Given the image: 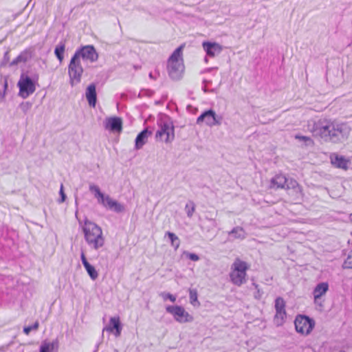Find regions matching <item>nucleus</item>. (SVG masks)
<instances>
[{"instance_id": "23", "label": "nucleus", "mask_w": 352, "mask_h": 352, "mask_svg": "<svg viewBox=\"0 0 352 352\" xmlns=\"http://www.w3.org/2000/svg\"><path fill=\"white\" fill-rule=\"evenodd\" d=\"M85 96L89 106L95 107L96 104L97 96L96 85L94 83L90 84L87 87L85 92Z\"/></svg>"}, {"instance_id": "22", "label": "nucleus", "mask_w": 352, "mask_h": 352, "mask_svg": "<svg viewBox=\"0 0 352 352\" xmlns=\"http://www.w3.org/2000/svg\"><path fill=\"white\" fill-rule=\"evenodd\" d=\"M287 179L283 175H276L270 180V188L274 190L285 188Z\"/></svg>"}, {"instance_id": "28", "label": "nucleus", "mask_w": 352, "mask_h": 352, "mask_svg": "<svg viewBox=\"0 0 352 352\" xmlns=\"http://www.w3.org/2000/svg\"><path fill=\"white\" fill-rule=\"evenodd\" d=\"M65 50V42H60L55 47L54 54L56 58L58 59L60 63H61L64 58V52Z\"/></svg>"}, {"instance_id": "32", "label": "nucleus", "mask_w": 352, "mask_h": 352, "mask_svg": "<svg viewBox=\"0 0 352 352\" xmlns=\"http://www.w3.org/2000/svg\"><path fill=\"white\" fill-rule=\"evenodd\" d=\"M344 269H352V252H350L342 264Z\"/></svg>"}, {"instance_id": "4", "label": "nucleus", "mask_w": 352, "mask_h": 352, "mask_svg": "<svg viewBox=\"0 0 352 352\" xmlns=\"http://www.w3.org/2000/svg\"><path fill=\"white\" fill-rule=\"evenodd\" d=\"M249 265L245 261L236 258L231 265L229 277L230 282L238 287L245 284L247 281V271Z\"/></svg>"}, {"instance_id": "35", "label": "nucleus", "mask_w": 352, "mask_h": 352, "mask_svg": "<svg viewBox=\"0 0 352 352\" xmlns=\"http://www.w3.org/2000/svg\"><path fill=\"white\" fill-rule=\"evenodd\" d=\"M160 296L163 298L164 300L168 299L172 302H175L176 300V296L170 293L162 292L160 294Z\"/></svg>"}, {"instance_id": "7", "label": "nucleus", "mask_w": 352, "mask_h": 352, "mask_svg": "<svg viewBox=\"0 0 352 352\" xmlns=\"http://www.w3.org/2000/svg\"><path fill=\"white\" fill-rule=\"evenodd\" d=\"M315 324L316 322L314 320L305 315H297L294 320L296 331L305 336L311 333Z\"/></svg>"}, {"instance_id": "26", "label": "nucleus", "mask_w": 352, "mask_h": 352, "mask_svg": "<svg viewBox=\"0 0 352 352\" xmlns=\"http://www.w3.org/2000/svg\"><path fill=\"white\" fill-rule=\"evenodd\" d=\"M89 190L94 194V197L97 199L98 202L100 204H104L106 195L101 192L100 188L98 186L91 184L89 185Z\"/></svg>"}, {"instance_id": "8", "label": "nucleus", "mask_w": 352, "mask_h": 352, "mask_svg": "<svg viewBox=\"0 0 352 352\" xmlns=\"http://www.w3.org/2000/svg\"><path fill=\"white\" fill-rule=\"evenodd\" d=\"M160 129L155 134L157 140L164 141L166 143L171 142L175 138L174 126L169 120H162L159 124Z\"/></svg>"}, {"instance_id": "41", "label": "nucleus", "mask_w": 352, "mask_h": 352, "mask_svg": "<svg viewBox=\"0 0 352 352\" xmlns=\"http://www.w3.org/2000/svg\"><path fill=\"white\" fill-rule=\"evenodd\" d=\"M80 258H81L82 263L83 266L89 263L87 260L84 252H81V254H80Z\"/></svg>"}, {"instance_id": "24", "label": "nucleus", "mask_w": 352, "mask_h": 352, "mask_svg": "<svg viewBox=\"0 0 352 352\" xmlns=\"http://www.w3.org/2000/svg\"><path fill=\"white\" fill-rule=\"evenodd\" d=\"M58 348V341L57 339L52 342L44 341L40 346L39 352H57Z\"/></svg>"}, {"instance_id": "34", "label": "nucleus", "mask_w": 352, "mask_h": 352, "mask_svg": "<svg viewBox=\"0 0 352 352\" xmlns=\"http://www.w3.org/2000/svg\"><path fill=\"white\" fill-rule=\"evenodd\" d=\"M38 327V322H35L32 325L27 326L23 328V332L28 335L32 331L36 330Z\"/></svg>"}, {"instance_id": "31", "label": "nucleus", "mask_w": 352, "mask_h": 352, "mask_svg": "<svg viewBox=\"0 0 352 352\" xmlns=\"http://www.w3.org/2000/svg\"><path fill=\"white\" fill-rule=\"evenodd\" d=\"M197 292L195 289H190L189 290V298L190 302L193 306H199L200 303L197 299Z\"/></svg>"}, {"instance_id": "36", "label": "nucleus", "mask_w": 352, "mask_h": 352, "mask_svg": "<svg viewBox=\"0 0 352 352\" xmlns=\"http://www.w3.org/2000/svg\"><path fill=\"white\" fill-rule=\"evenodd\" d=\"M295 138L300 141L305 142L307 145L311 144L313 142L311 138L307 136L296 135L295 136Z\"/></svg>"}, {"instance_id": "10", "label": "nucleus", "mask_w": 352, "mask_h": 352, "mask_svg": "<svg viewBox=\"0 0 352 352\" xmlns=\"http://www.w3.org/2000/svg\"><path fill=\"white\" fill-rule=\"evenodd\" d=\"M223 118L217 115L215 112L209 109L203 112L197 119L196 123L201 124L205 122L208 126H219L221 124Z\"/></svg>"}, {"instance_id": "47", "label": "nucleus", "mask_w": 352, "mask_h": 352, "mask_svg": "<svg viewBox=\"0 0 352 352\" xmlns=\"http://www.w3.org/2000/svg\"><path fill=\"white\" fill-rule=\"evenodd\" d=\"M349 218H350V220L352 221V213L350 214Z\"/></svg>"}, {"instance_id": "2", "label": "nucleus", "mask_w": 352, "mask_h": 352, "mask_svg": "<svg viewBox=\"0 0 352 352\" xmlns=\"http://www.w3.org/2000/svg\"><path fill=\"white\" fill-rule=\"evenodd\" d=\"M84 234V239L88 246L95 250H98L104 245V236L102 228L96 223L87 217L83 223L79 221Z\"/></svg>"}, {"instance_id": "50", "label": "nucleus", "mask_w": 352, "mask_h": 352, "mask_svg": "<svg viewBox=\"0 0 352 352\" xmlns=\"http://www.w3.org/2000/svg\"><path fill=\"white\" fill-rule=\"evenodd\" d=\"M351 252H352V250Z\"/></svg>"}, {"instance_id": "17", "label": "nucleus", "mask_w": 352, "mask_h": 352, "mask_svg": "<svg viewBox=\"0 0 352 352\" xmlns=\"http://www.w3.org/2000/svg\"><path fill=\"white\" fill-rule=\"evenodd\" d=\"M105 128L113 132H120L122 129V122L118 117H113L107 119Z\"/></svg>"}, {"instance_id": "33", "label": "nucleus", "mask_w": 352, "mask_h": 352, "mask_svg": "<svg viewBox=\"0 0 352 352\" xmlns=\"http://www.w3.org/2000/svg\"><path fill=\"white\" fill-rule=\"evenodd\" d=\"M32 103L30 102H23L20 104L19 107L23 113L26 114L31 109Z\"/></svg>"}, {"instance_id": "21", "label": "nucleus", "mask_w": 352, "mask_h": 352, "mask_svg": "<svg viewBox=\"0 0 352 352\" xmlns=\"http://www.w3.org/2000/svg\"><path fill=\"white\" fill-rule=\"evenodd\" d=\"M228 240L234 241L236 239L243 240L247 236L245 230L241 226H236L228 232Z\"/></svg>"}, {"instance_id": "38", "label": "nucleus", "mask_w": 352, "mask_h": 352, "mask_svg": "<svg viewBox=\"0 0 352 352\" xmlns=\"http://www.w3.org/2000/svg\"><path fill=\"white\" fill-rule=\"evenodd\" d=\"M59 194H60V199L58 200V202L59 203H63L66 199V195L64 192L63 185V184H61V186H60Z\"/></svg>"}, {"instance_id": "43", "label": "nucleus", "mask_w": 352, "mask_h": 352, "mask_svg": "<svg viewBox=\"0 0 352 352\" xmlns=\"http://www.w3.org/2000/svg\"><path fill=\"white\" fill-rule=\"evenodd\" d=\"M148 76H149V78H151V79H155L156 78V77H155L153 76L152 72H151Z\"/></svg>"}, {"instance_id": "42", "label": "nucleus", "mask_w": 352, "mask_h": 352, "mask_svg": "<svg viewBox=\"0 0 352 352\" xmlns=\"http://www.w3.org/2000/svg\"><path fill=\"white\" fill-rule=\"evenodd\" d=\"M9 52H6L5 54H4V56H3V60L5 62H7L9 60Z\"/></svg>"}, {"instance_id": "11", "label": "nucleus", "mask_w": 352, "mask_h": 352, "mask_svg": "<svg viewBox=\"0 0 352 352\" xmlns=\"http://www.w3.org/2000/svg\"><path fill=\"white\" fill-rule=\"evenodd\" d=\"M276 314L274 316V323L277 326L282 325L286 318L287 313L285 310V302L281 297H278L275 300Z\"/></svg>"}, {"instance_id": "30", "label": "nucleus", "mask_w": 352, "mask_h": 352, "mask_svg": "<svg viewBox=\"0 0 352 352\" xmlns=\"http://www.w3.org/2000/svg\"><path fill=\"white\" fill-rule=\"evenodd\" d=\"M87 274L91 278V280H95L98 277V273L96 270L95 267L91 265L90 263L84 266Z\"/></svg>"}, {"instance_id": "14", "label": "nucleus", "mask_w": 352, "mask_h": 352, "mask_svg": "<svg viewBox=\"0 0 352 352\" xmlns=\"http://www.w3.org/2000/svg\"><path fill=\"white\" fill-rule=\"evenodd\" d=\"M286 188L288 190V193L290 195L294 197L295 201H300L302 198V188L298 183L294 179L288 180L285 185Z\"/></svg>"}, {"instance_id": "13", "label": "nucleus", "mask_w": 352, "mask_h": 352, "mask_svg": "<svg viewBox=\"0 0 352 352\" xmlns=\"http://www.w3.org/2000/svg\"><path fill=\"white\" fill-rule=\"evenodd\" d=\"M202 47L204 52L206 53V56L204 58L205 62H208V57L214 58L219 55L222 50L223 47L220 44L215 42L204 41Z\"/></svg>"}, {"instance_id": "27", "label": "nucleus", "mask_w": 352, "mask_h": 352, "mask_svg": "<svg viewBox=\"0 0 352 352\" xmlns=\"http://www.w3.org/2000/svg\"><path fill=\"white\" fill-rule=\"evenodd\" d=\"M217 227V222L214 219L206 217L203 221L201 229L203 231L210 232Z\"/></svg>"}, {"instance_id": "15", "label": "nucleus", "mask_w": 352, "mask_h": 352, "mask_svg": "<svg viewBox=\"0 0 352 352\" xmlns=\"http://www.w3.org/2000/svg\"><path fill=\"white\" fill-rule=\"evenodd\" d=\"M122 326L118 316L111 317L109 320V324L103 329L110 333H113L116 337H119L121 335Z\"/></svg>"}, {"instance_id": "12", "label": "nucleus", "mask_w": 352, "mask_h": 352, "mask_svg": "<svg viewBox=\"0 0 352 352\" xmlns=\"http://www.w3.org/2000/svg\"><path fill=\"white\" fill-rule=\"evenodd\" d=\"M74 55H77V58L80 60H88L91 63L96 61L98 58V54L93 45H86L77 50Z\"/></svg>"}, {"instance_id": "49", "label": "nucleus", "mask_w": 352, "mask_h": 352, "mask_svg": "<svg viewBox=\"0 0 352 352\" xmlns=\"http://www.w3.org/2000/svg\"><path fill=\"white\" fill-rule=\"evenodd\" d=\"M340 352H344V351H340Z\"/></svg>"}, {"instance_id": "6", "label": "nucleus", "mask_w": 352, "mask_h": 352, "mask_svg": "<svg viewBox=\"0 0 352 352\" xmlns=\"http://www.w3.org/2000/svg\"><path fill=\"white\" fill-rule=\"evenodd\" d=\"M83 71L80 60L77 55H73L68 65L69 83L72 87L80 82Z\"/></svg>"}, {"instance_id": "18", "label": "nucleus", "mask_w": 352, "mask_h": 352, "mask_svg": "<svg viewBox=\"0 0 352 352\" xmlns=\"http://www.w3.org/2000/svg\"><path fill=\"white\" fill-rule=\"evenodd\" d=\"M105 201L102 205L116 212H122L124 210V205L120 204L117 201L112 199L109 195H106Z\"/></svg>"}, {"instance_id": "3", "label": "nucleus", "mask_w": 352, "mask_h": 352, "mask_svg": "<svg viewBox=\"0 0 352 352\" xmlns=\"http://www.w3.org/2000/svg\"><path fill=\"white\" fill-rule=\"evenodd\" d=\"M182 46L177 47L168 60V73L170 78L174 80H179L184 70L182 59Z\"/></svg>"}, {"instance_id": "25", "label": "nucleus", "mask_w": 352, "mask_h": 352, "mask_svg": "<svg viewBox=\"0 0 352 352\" xmlns=\"http://www.w3.org/2000/svg\"><path fill=\"white\" fill-rule=\"evenodd\" d=\"M332 164L339 168L346 170L349 161L344 156L336 155L334 157H331Z\"/></svg>"}, {"instance_id": "20", "label": "nucleus", "mask_w": 352, "mask_h": 352, "mask_svg": "<svg viewBox=\"0 0 352 352\" xmlns=\"http://www.w3.org/2000/svg\"><path fill=\"white\" fill-rule=\"evenodd\" d=\"M32 52L30 49H25L22 51L10 64V66L19 65L20 63H25L31 59Z\"/></svg>"}, {"instance_id": "40", "label": "nucleus", "mask_w": 352, "mask_h": 352, "mask_svg": "<svg viewBox=\"0 0 352 352\" xmlns=\"http://www.w3.org/2000/svg\"><path fill=\"white\" fill-rule=\"evenodd\" d=\"M208 83H210V81H208L206 80H204L203 81V84L204 85L202 87V89L203 91L205 92V93H208V92H214V89H211V90H208L206 87V85Z\"/></svg>"}, {"instance_id": "44", "label": "nucleus", "mask_w": 352, "mask_h": 352, "mask_svg": "<svg viewBox=\"0 0 352 352\" xmlns=\"http://www.w3.org/2000/svg\"><path fill=\"white\" fill-rule=\"evenodd\" d=\"M75 204H76V206L77 207V206H78V200H77V198H76V200H75Z\"/></svg>"}, {"instance_id": "48", "label": "nucleus", "mask_w": 352, "mask_h": 352, "mask_svg": "<svg viewBox=\"0 0 352 352\" xmlns=\"http://www.w3.org/2000/svg\"><path fill=\"white\" fill-rule=\"evenodd\" d=\"M254 285L255 287L257 288L258 285H256V284H254Z\"/></svg>"}, {"instance_id": "1", "label": "nucleus", "mask_w": 352, "mask_h": 352, "mask_svg": "<svg viewBox=\"0 0 352 352\" xmlns=\"http://www.w3.org/2000/svg\"><path fill=\"white\" fill-rule=\"evenodd\" d=\"M308 127L313 136L334 144L346 141L352 131L347 124L327 118L314 121L309 124Z\"/></svg>"}, {"instance_id": "5", "label": "nucleus", "mask_w": 352, "mask_h": 352, "mask_svg": "<svg viewBox=\"0 0 352 352\" xmlns=\"http://www.w3.org/2000/svg\"><path fill=\"white\" fill-rule=\"evenodd\" d=\"M38 78V76L37 74H34L31 78L25 73L21 74L18 82V86L19 88V95L23 98H28L35 91L36 87L34 81H36Z\"/></svg>"}, {"instance_id": "45", "label": "nucleus", "mask_w": 352, "mask_h": 352, "mask_svg": "<svg viewBox=\"0 0 352 352\" xmlns=\"http://www.w3.org/2000/svg\"><path fill=\"white\" fill-rule=\"evenodd\" d=\"M257 295H258V296H255V297H256V298H258V297L260 296V295H259V290H258V293H257Z\"/></svg>"}, {"instance_id": "37", "label": "nucleus", "mask_w": 352, "mask_h": 352, "mask_svg": "<svg viewBox=\"0 0 352 352\" xmlns=\"http://www.w3.org/2000/svg\"><path fill=\"white\" fill-rule=\"evenodd\" d=\"M186 214L188 217H191L195 212V205L193 203H191V207H189L188 204L186 205Z\"/></svg>"}, {"instance_id": "9", "label": "nucleus", "mask_w": 352, "mask_h": 352, "mask_svg": "<svg viewBox=\"0 0 352 352\" xmlns=\"http://www.w3.org/2000/svg\"><path fill=\"white\" fill-rule=\"evenodd\" d=\"M167 313L170 314L173 318L179 323L192 322V316L188 314L185 309L180 305H168L166 307Z\"/></svg>"}, {"instance_id": "19", "label": "nucleus", "mask_w": 352, "mask_h": 352, "mask_svg": "<svg viewBox=\"0 0 352 352\" xmlns=\"http://www.w3.org/2000/svg\"><path fill=\"white\" fill-rule=\"evenodd\" d=\"M329 290V284L327 282H322L316 285L313 291L314 302L317 303L318 300L324 296Z\"/></svg>"}, {"instance_id": "46", "label": "nucleus", "mask_w": 352, "mask_h": 352, "mask_svg": "<svg viewBox=\"0 0 352 352\" xmlns=\"http://www.w3.org/2000/svg\"><path fill=\"white\" fill-rule=\"evenodd\" d=\"M77 214H78V209H76V212H75V215L76 217H77Z\"/></svg>"}, {"instance_id": "29", "label": "nucleus", "mask_w": 352, "mask_h": 352, "mask_svg": "<svg viewBox=\"0 0 352 352\" xmlns=\"http://www.w3.org/2000/svg\"><path fill=\"white\" fill-rule=\"evenodd\" d=\"M166 235L168 236L171 243V245L174 247L175 250H177L180 245V241L177 236L175 234L170 232H167L166 233Z\"/></svg>"}, {"instance_id": "16", "label": "nucleus", "mask_w": 352, "mask_h": 352, "mask_svg": "<svg viewBox=\"0 0 352 352\" xmlns=\"http://www.w3.org/2000/svg\"><path fill=\"white\" fill-rule=\"evenodd\" d=\"M152 135V131L148 128L144 129L137 135L135 140V148L136 150L141 149L147 142L148 138Z\"/></svg>"}, {"instance_id": "39", "label": "nucleus", "mask_w": 352, "mask_h": 352, "mask_svg": "<svg viewBox=\"0 0 352 352\" xmlns=\"http://www.w3.org/2000/svg\"><path fill=\"white\" fill-rule=\"evenodd\" d=\"M186 254L187 257L191 261H197L199 259V256L195 253L186 252Z\"/></svg>"}]
</instances>
